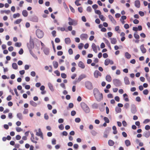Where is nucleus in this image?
<instances>
[{"label":"nucleus","instance_id":"nucleus-1","mask_svg":"<svg viewBox=\"0 0 150 150\" xmlns=\"http://www.w3.org/2000/svg\"><path fill=\"white\" fill-rule=\"evenodd\" d=\"M93 93L95 98L97 101H100L103 99V95L100 93L98 90L95 89L93 90Z\"/></svg>","mask_w":150,"mask_h":150},{"label":"nucleus","instance_id":"nucleus-2","mask_svg":"<svg viewBox=\"0 0 150 150\" xmlns=\"http://www.w3.org/2000/svg\"><path fill=\"white\" fill-rule=\"evenodd\" d=\"M81 108L86 113H88L90 112V109L87 105L84 102L81 103Z\"/></svg>","mask_w":150,"mask_h":150},{"label":"nucleus","instance_id":"nucleus-3","mask_svg":"<svg viewBox=\"0 0 150 150\" xmlns=\"http://www.w3.org/2000/svg\"><path fill=\"white\" fill-rule=\"evenodd\" d=\"M37 36L38 38H42L44 35L43 32L40 29H37L36 32Z\"/></svg>","mask_w":150,"mask_h":150},{"label":"nucleus","instance_id":"nucleus-4","mask_svg":"<svg viewBox=\"0 0 150 150\" xmlns=\"http://www.w3.org/2000/svg\"><path fill=\"white\" fill-rule=\"evenodd\" d=\"M34 132H36V135L37 136L40 137L42 139H43V133L41 131V129L40 128H39L38 129V132L36 129L35 130H34Z\"/></svg>","mask_w":150,"mask_h":150},{"label":"nucleus","instance_id":"nucleus-5","mask_svg":"<svg viewBox=\"0 0 150 150\" xmlns=\"http://www.w3.org/2000/svg\"><path fill=\"white\" fill-rule=\"evenodd\" d=\"M69 21L68 22L69 24L70 25H76L77 24V22L75 20L72 19L70 17L68 18Z\"/></svg>","mask_w":150,"mask_h":150},{"label":"nucleus","instance_id":"nucleus-6","mask_svg":"<svg viewBox=\"0 0 150 150\" xmlns=\"http://www.w3.org/2000/svg\"><path fill=\"white\" fill-rule=\"evenodd\" d=\"M113 82L114 85L116 86H120L121 83L120 81L117 79H115L113 80Z\"/></svg>","mask_w":150,"mask_h":150},{"label":"nucleus","instance_id":"nucleus-7","mask_svg":"<svg viewBox=\"0 0 150 150\" xmlns=\"http://www.w3.org/2000/svg\"><path fill=\"white\" fill-rule=\"evenodd\" d=\"M101 74L98 70H96L94 73V75L96 78H98V76H101Z\"/></svg>","mask_w":150,"mask_h":150},{"label":"nucleus","instance_id":"nucleus-8","mask_svg":"<svg viewBox=\"0 0 150 150\" xmlns=\"http://www.w3.org/2000/svg\"><path fill=\"white\" fill-rule=\"evenodd\" d=\"M86 87L88 89H91L93 88L92 85L90 82H88L85 84Z\"/></svg>","mask_w":150,"mask_h":150},{"label":"nucleus","instance_id":"nucleus-9","mask_svg":"<svg viewBox=\"0 0 150 150\" xmlns=\"http://www.w3.org/2000/svg\"><path fill=\"white\" fill-rule=\"evenodd\" d=\"M88 38V35L86 34H82L80 36V38L81 39L83 40L84 39H86Z\"/></svg>","mask_w":150,"mask_h":150},{"label":"nucleus","instance_id":"nucleus-10","mask_svg":"<svg viewBox=\"0 0 150 150\" xmlns=\"http://www.w3.org/2000/svg\"><path fill=\"white\" fill-rule=\"evenodd\" d=\"M31 137L30 138V140L33 143L36 144L37 143V141H35V137L34 134L33 133H31Z\"/></svg>","mask_w":150,"mask_h":150},{"label":"nucleus","instance_id":"nucleus-11","mask_svg":"<svg viewBox=\"0 0 150 150\" xmlns=\"http://www.w3.org/2000/svg\"><path fill=\"white\" fill-rule=\"evenodd\" d=\"M92 48L93 50L96 53L97 52V46L94 43H93L92 45Z\"/></svg>","mask_w":150,"mask_h":150},{"label":"nucleus","instance_id":"nucleus-12","mask_svg":"<svg viewBox=\"0 0 150 150\" xmlns=\"http://www.w3.org/2000/svg\"><path fill=\"white\" fill-rule=\"evenodd\" d=\"M78 65L79 67L82 69H84L85 67V66L84 63L81 61H80L79 62Z\"/></svg>","mask_w":150,"mask_h":150},{"label":"nucleus","instance_id":"nucleus-13","mask_svg":"<svg viewBox=\"0 0 150 150\" xmlns=\"http://www.w3.org/2000/svg\"><path fill=\"white\" fill-rule=\"evenodd\" d=\"M140 49L142 53H145L146 52V50L144 48L143 45H142L140 46Z\"/></svg>","mask_w":150,"mask_h":150},{"label":"nucleus","instance_id":"nucleus-14","mask_svg":"<svg viewBox=\"0 0 150 150\" xmlns=\"http://www.w3.org/2000/svg\"><path fill=\"white\" fill-rule=\"evenodd\" d=\"M110 40H111V44H115L117 42V40L116 38H110Z\"/></svg>","mask_w":150,"mask_h":150},{"label":"nucleus","instance_id":"nucleus-15","mask_svg":"<svg viewBox=\"0 0 150 150\" xmlns=\"http://www.w3.org/2000/svg\"><path fill=\"white\" fill-rule=\"evenodd\" d=\"M124 79L125 83L126 85L129 84L130 82L129 80V79L127 77V76L125 77Z\"/></svg>","mask_w":150,"mask_h":150},{"label":"nucleus","instance_id":"nucleus-16","mask_svg":"<svg viewBox=\"0 0 150 150\" xmlns=\"http://www.w3.org/2000/svg\"><path fill=\"white\" fill-rule=\"evenodd\" d=\"M134 4L135 6L139 8L140 7V2L139 0L135 1Z\"/></svg>","mask_w":150,"mask_h":150},{"label":"nucleus","instance_id":"nucleus-17","mask_svg":"<svg viewBox=\"0 0 150 150\" xmlns=\"http://www.w3.org/2000/svg\"><path fill=\"white\" fill-rule=\"evenodd\" d=\"M23 15L25 17L27 16L28 14V13L26 10H23L22 12Z\"/></svg>","mask_w":150,"mask_h":150},{"label":"nucleus","instance_id":"nucleus-18","mask_svg":"<svg viewBox=\"0 0 150 150\" xmlns=\"http://www.w3.org/2000/svg\"><path fill=\"white\" fill-rule=\"evenodd\" d=\"M144 135L146 138L149 137L150 136V132L149 131L144 132Z\"/></svg>","mask_w":150,"mask_h":150},{"label":"nucleus","instance_id":"nucleus-19","mask_svg":"<svg viewBox=\"0 0 150 150\" xmlns=\"http://www.w3.org/2000/svg\"><path fill=\"white\" fill-rule=\"evenodd\" d=\"M30 44L28 43L27 44V47L29 49H32L34 48V45L33 44H31L30 41Z\"/></svg>","mask_w":150,"mask_h":150},{"label":"nucleus","instance_id":"nucleus-20","mask_svg":"<svg viewBox=\"0 0 150 150\" xmlns=\"http://www.w3.org/2000/svg\"><path fill=\"white\" fill-rule=\"evenodd\" d=\"M108 17L110 20L111 21H112V23H116L115 21V20L113 17L111 15H109L108 16Z\"/></svg>","mask_w":150,"mask_h":150},{"label":"nucleus","instance_id":"nucleus-21","mask_svg":"<svg viewBox=\"0 0 150 150\" xmlns=\"http://www.w3.org/2000/svg\"><path fill=\"white\" fill-rule=\"evenodd\" d=\"M123 97L124 100L126 102H128L129 101V99L128 97L127 94L126 93H125L123 94Z\"/></svg>","mask_w":150,"mask_h":150},{"label":"nucleus","instance_id":"nucleus-22","mask_svg":"<svg viewBox=\"0 0 150 150\" xmlns=\"http://www.w3.org/2000/svg\"><path fill=\"white\" fill-rule=\"evenodd\" d=\"M106 79L108 82H110L112 80L111 77L109 75H107L106 76Z\"/></svg>","mask_w":150,"mask_h":150},{"label":"nucleus","instance_id":"nucleus-23","mask_svg":"<svg viewBox=\"0 0 150 150\" xmlns=\"http://www.w3.org/2000/svg\"><path fill=\"white\" fill-rule=\"evenodd\" d=\"M125 144L127 146H129L131 145V142L129 140H126L125 141Z\"/></svg>","mask_w":150,"mask_h":150},{"label":"nucleus","instance_id":"nucleus-24","mask_svg":"<svg viewBox=\"0 0 150 150\" xmlns=\"http://www.w3.org/2000/svg\"><path fill=\"white\" fill-rule=\"evenodd\" d=\"M85 76L84 75H81L80 76L77 80V82H80L83 78H85Z\"/></svg>","mask_w":150,"mask_h":150},{"label":"nucleus","instance_id":"nucleus-25","mask_svg":"<svg viewBox=\"0 0 150 150\" xmlns=\"http://www.w3.org/2000/svg\"><path fill=\"white\" fill-rule=\"evenodd\" d=\"M108 144L110 146H112L114 145V142L113 141L111 140H109L108 142Z\"/></svg>","mask_w":150,"mask_h":150},{"label":"nucleus","instance_id":"nucleus-26","mask_svg":"<svg viewBox=\"0 0 150 150\" xmlns=\"http://www.w3.org/2000/svg\"><path fill=\"white\" fill-rule=\"evenodd\" d=\"M65 42L66 44H69L71 42V40L70 38H66L65 39Z\"/></svg>","mask_w":150,"mask_h":150},{"label":"nucleus","instance_id":"nucleus-27","mask_svg":"<svg viewBox=\"0 0 150 150\" xmlns=\"http://www.w3.org/2000/svg\"><path fill=\"white\" fill-rule=\"evenodd\" d=\"M53 66L55 68H57L58 66V64L56 61H54L53 62Z\"/></svg>","mask_w":150,"mask_h":150},{"label":"nucleus","instance_id":"nucleus-28","mask_svg":"<svg viewBox=\"0 0 150 150\" xmlns=\"http://www.w3.org/2000/svg\"><path fill=\"white\" fill-rule=\"evenodd\" d=\"M125 57L128 59H130L131 57V55L128 52H126L125 53Z\"/></svg>","mask_w":150,"mask_h":150},{"label":"nucleus","instance_id":"nucleus-29","mask_svg":"<svg viewBox=\"0 0 150 150\" xmlns=\"http://www.w3.org/2000/svg\"><path fill=\"white\" fill-rule=\"evenodd\" d=\"M112 129L114 130V131L113 132V134H117V130L116 127L115 126H113Z\"/></svg>","mask_w":150,"mask_h":150},{"label":"nucleus","instance_id":"nucleus-30","mask_svg":"<svg viewBox=\"0 0 150 150\" xmlns=\"http://www.w3.org/2000/svg\"><path fill=\"white\" fill-rule=\"evenodd\" d=\"M110 62V59H106L105 61L104 64L105 65L107 66L109 64Z\"/></svg>","mask_w":150,"mask_h":150},{"label":"nucleus","instance_id":"nucleus-31","mask_svg":"<svg viewBox=\"0 0 150 150\" xmlns=\"http://www.w3.org/2000/svg\"><path fill=\"white\" fill-rule=\"evenodd\" d=\"M48 86L50 88V89L52 91H53L54 90V88L53 87V86L52 83H48Z\"/></svg>","mask_w":150,"mask_h":150},{"label":"nucleus","instance_id":"nucleus-32","mask_svg":"<svg viewBox=\"0 0 150 150\" xmlns=\"http://www.w3.org/2000/svg\"><path fill=\"white\" fill-rule=\"evenodd\" d=\"M12 67L13 68L15 69H18V66L16 63H13L12 64Z\"/></svg>","mask_w":150,"mask_h":150},{"label":"nucleus","instance_id":"nucleus-33","mask_svg":"<svg viewBox=\"0 0 150 150\" xmlns=\"http://www.w3.org/2000/svg\"><path fill=\"white\" fill-rule=\"evenodd\" d=\"M30 103L31 105L34 107H36L37 105V103L34 102L33 100L30 101Z\"/></svg>","mask_w":150,"mask_h":150},{"label":"nucleus","instance_id":"nucleus-34","mask_svg":"<svg viewBox=\"0 0 150 150\" xmlns=\"http://www.w3.org/2000/svg\"><path fill=\"white\" fill-rule=\"evenodd\" d=\"M22 20L21 19H17L14 22V23L16 24H19L22 21Z\"/></svg>","mask_w":150,"mask_h":150},{"label":"nucleus","instance_id":"nucleus-35","mask_svg":"<svg viewBox=\"0 0 150 150\" xmlns=\"http://www.w3.org/2000/svg\"><path fill=\"white\" fill-rule=\"evenodd\" d=\"M131 111L133 114H135L137 112V110L135 107H133L131 108Z\"/></svg>","mask_w":150,"mask_h":150},{"label":"nucleus","instance_id":"nucleus-36","mask_svg":"<svg viewBox=\"0 0 150 150\" xmlns=\"http://www.w3.org/2000/svg\"><path fill=\"white\" fill-rule=\"evenodd\" d=\"M134 37L135 38L137 39H138L139 38V35L137 34V32H136L134 34Z\"/></svg>","mask_w":150,"mask_h":150},{"label":"nucleus","instance_id":"nucleus-37","mask_svg":"<svg viewBox=\"0 0 150 150\" xmlns=\"http://www.w3.org/2000/svg\"><path fill=\"white\" fill-rule=\"evenodd\" d=\"M115 111L117 113L120 112L121 111V109L118 107H117L115 108Z\"/></svg>","mask_w":150,"mask_h":150},{"label":"nucleus","instance_id":"nucleus-38","mask_svg":"<svg viewBox=\"0 0 150 150\" xmlns=\"http://www.w3.org/2000/svg\"><path fill=\"white\" fill-rule=\"evenodd\" d=\"M20 16V14L19 13H17L13 14V17L14 18H16V17H18Z\"/></svg>","mask_w":150,"mask_h":150},{"label":"nucleus","instance_id":"nucleus-39","mask_svg":"<svg viewBox=\"0 0 150 150\" xmlns=\"http://www.w3.org/2000/svg\"><path fill=\"white\" fill-rule=\"evenodd\" d=\"M17 116L19 120H21L22 118V115L21 113H18L17 114Z\"/></svg>","mask_w":150,"mask_h":150},{"label":"nucleus","instance_id":"nucleus-40","mask_svg":"<svg viewBox=\"0 0 150 150\" xmlns=\"http://www.w3.org/2000/svg\"><path fill=\"white\" fill-rule=\"evenodd\" d=\"M99 18L102 21H104L105 20V18H104V16L102 15H100V16H99Z\"/></svg>","mask_w":150,"mask_h":150},{"label":"nucleus","instance_id":"nucleus-41","mask_svg":"<svg viewBox=\"0 0 150 150\" xmlns=\"http://www.w3.org/2000/svg\"><path fill=\"white\" fill-rule=\"evenodd\" d=\"M115 30L116 31H117L118 33H120V27L118 26H116L115 28Z\"/></svg>","mask_w":150,"mask_h":150},{"label":"nucleus","instance_id":"nucleus-42","mask_svg":"<svg viewBox=\"0 0 150 150\" xmlns=\"http://www.w3.org/2000/svg\"><path fill=\"white\" fill-rule=\"evenodd\" d=\"M15 45L17 47H20L21 45V44L20 42H16L15 43Z\"/></svg>","mask_w":150,"mask_h":150},{"label":"nucleus","instance_id":"nucleus-43","mask_svg":"<svg viewBox=\"0 0 150 150\" xmlns=\"http://www.w3.org/2000/svg\"><path fill=\"white\" fill-rule=\"evenodd\" d=\"M79 1L78 0H76L75 2L76 5L77 6L81 5V4L79 3Z\"/></svg>","mask_w":150,"mask_h":150},{"label":"nucleus","instance_id":"nucleus-44","mask_svg":"<svg viewBox=\"0 0 150 150\" xmlns=\"http://www.w3.org/2000/svg\"><path fill=\"white\" fill-rule=\"evenodd\" d=\"M104 120L106 123H109V120L107 117H104Z\"/></svg>","mask_w":150,"mask_h":150},{"label":"nucleus","instance_id":"nucleus-45","mask_svg":"<svg viewBox=\"0 0 150 150\" xmlns=\"http://www.w3.org/2000/svg\"><path fill=\"white\" fill-rule=\"evenodd\" d=\"M95 13H96L98 14L99 15V16L101 15V12L99 10H96L95 11Z\"/></svg>","mask_w":150,"mask_h":150},{"label":"nucleus","instance_id":"nucleus-46","mask_svg":"<svg viewBox=\"0 0 150 150\" xmlns=\"http://www.w3.org/2000/svg\"><path fill=\"white\" fill-rule=\"evenodd\" d=\"M61 76L62 78L65 79L67 78V75L65 73H62L61 74Z\"/></svg>","mask_w":150,"mask_h":150},{"label":"nucleus","instance_id":"nucleus-47","mask_svg":"<svg viewBox=\"0 0 150 150\" xmlns=\"http://www.w3.org/2000/svg\"><path fill=\"white\" fill-rule=\"evenodd\" d=\"M83 46V43H80L78 46V48L80 50H81Z\"/></svg>","mask_w":150,"mask_h":150},{"label":"nucleus","instance_id":"nucleus-48","mask_svg":"<svg viewBox=\"0 0 150 150\" xmlns=\"http://www.w3.org/2000/svg\"><path fill=\"white\" fill-rule=\"evenodd\" d=\"M92 8L91 7L89 6L87 7L86 10L88 12H91L92 11Z\"/></svg>","mask_w":150,"mask_h":150},{"label":"nucleus","instance_id":"nucleus-49","mask_svg":"<svg viewBox=\"0 0 150 150\" xmlns=\"http://www.w3.org/2000/svg\"><path fill=\"white\" fill-rule=\"evenodd\" d=\"M129 105L128 103H126L124 105V107L126 109H127L129 108Z\"/></svg>","mask_w":150,"mask_h":150},{"label":"nucleus","instance_id":"nucleus-50","mask_svg":"<svg viewBox=\"0 0 150 150\" xmlns=\"http://www.w3.org/2000/svg\"><path fill=\"white\" fill-rule=\"evenodd\" d=\"M16 131L18 132H21V131H22L23 130L22 129H21L20 127H16Z\"/></svg>","mask_w":150,"mask_h":150},{"label":"nucleus","instance_id":"nucleus-51","mask_svg":"<svg viewBox=\"0 0 150 150\" xmlns=\"http://www.w3.org/2000/svg\"><path fill=\"white\" fill-rule=\"evenodd\" d=\"M143 93L144 94L146 95L148 94L149 93V91L148 90L145 89L143 91Z\"/></svg>","mask_w":150,"mask_h":150},{"label":"nucleus","instance_id":"nucleus-52","mask_svg":"<svg viewBox=\"0 0 150 150\" xmlns=\"http://www.w3.org/2000/svg\"><path fill=\"white\" fill-rule=\"evenodd\" d=\"M2 13H5L7 14H9L10 12V11L9 10H4L2 11Z\"/></svg>","mask_w":150,"mask_h":150},{"label":"nucleus","instance_id":"nucleus-53","mask_svg":"<svg viewBox=\"0 0 150 150\" xmlns=\"http://www.w3.org/2000/svg\"><path fill=\"white\" fill-rule=\"evenodd\" d=\"M56 32L55 30H53L52 32V36L54 37H55V36H56Z\"/></svg>","mask_w":150,"mask_h":150},{"label":"nucleus","instance_id":"nucleus-54","mask_svg":"<svg viewBox=\"0 0 150 150\" xmlns=\"http://www.w3.org/2000/svg\"><path fill=\"white\" fill-rule=\"evenodd\" d=\"M104 41L105 42V44H106L107 45H109V44L110 43L109 42V41L108 40H107V39H106L105 38H104Z\"/></svg>","mask_w":150,"mask_h":150},{"label":"nucleus","instance_id":"nucleus-55","mask_svg":"<svg viewBox=\"0 0 150 150\" xmlns=\"http://www.w3.org/2000/svg\"><path fill=\"white\" fill-rule=\"evenodd\" d=\"M68 52L70 55H71L73 54V51L71 48H70Z\"/></svg>","mask_w":150,"mask_h":150},{"label":"nucleus","instance_id":"nucleus-56","mask_svg":"<svg viewBox=\"0 0 150 150\" xmlns=\"http://www.w3.org/2000/svg\"><path fill=\"white\" fill-rule=\"evenodd\" d=\"M69 8H70V10H71V11L73 13H74L75 11V10H74V9L71 6H69Z\"/></svg>","mask_w":150,"mask_h":150},{"label":"nucleus","instance_id":"nucleus-57","mask_svg":"<svg viewBox=\"0 0 150 150\" xmlns=\"http://www.w3.org/2000/svg\"><path fill=\"white\" fill-rule=\"evenodd\" d=\"M59 129L61 130H63L64 129V127L63 125L62 124L59 126Z\"/></svg>","mask_w":150,"mask_h":150},{"label":"nucleus","instance_id":"nucleus-58","mask_svg":"<svg viewBox=\"0 0 150 150\" xmlns=\"http://www.w3.org/2000/svg\"><path fill=\"white\" fill-rule=\"evenodd\" d=\"M54 73L57 75V76H60V74L59 72L57 70L54 71Z\"/></svg>","mask_w":150,"mask_h":150},{"label":"nucleus","instance_id":"nucleus-59","mask_svg":"<svg viewBox=\"0 0 150 150\" xmlns=\"http://www.w3.org/2000/svg\"><path fill=\"white\" fill-rule=\"evenodd\" d=\"M81 121V119L79 118H76L75 119V121L76 122L79 123Z\"/></svg>","mask_w":150,"mask_h":150},{"label":"nucleus","instance_id":"nucleus-60","mask_svg":"<svg viewBox=\"0 0 150 150\" xmlns=\"http://www.w3.org/2000/svg\"><path fill=\"white\" fill-rule=\"evenodd\" d=\"M115 99L116 101L119 102L120 101V98L119 96H116L115 97Z\"/></svg>","mask_w":150,"mask_h":150},{"label":"nucleus","instance_id":"nucleus-61","mask_svg":"<svg viewBox=\"0 0 150 150\" xmlns=\"http://www.w3.org/2000/svg\"><path fill=\"white\" fill-rule=\"evenodd\" d=\"M136 100L137 102H139L141 101V98L137 96L136 98Z\"/></svg>","mask_w":150,"mask_h":150},{"label":"nucleus","instance_id":"nucleus-62","mask_svg":"<svg viewBox=\"0 0 150 150\" xmlns=\"http://www.w3.org/2000/svg\"><path fill=\"white\" fill-rule=\"evenodd\" d=\"M60 41V39L58 38H56L55 39V42L56 43L59 42Z\"/></svg>","mask_w":150,"mask_h":150},{"label":"nucleus","instance_id":"nucleus-63","mask_svg":"<svg viewBox=\"0 0 150 150\" xmlns=\"http://www.w3.org/2000/svg\"><path fill=\"white\" fill-rule=\"evenodd\" d=\"M21 137L19 135H17L16 137V138L17 140H19L21 139Z\"/></svg>","mask_w":150,"mask_h":150},{"label":"nucleus","instance_id":"nucleus-64","mask_svg":"<svg viewBox=\"0 0 150 150\" xmlns=\"http://www.w3.org/2000/svg\"><path fill=\"white\" fill-rule=\"evenodd\" d=\"M63 54V52L62 51H59L57 52V54L58 56H61Z\"/></svg>","mask_w":150,"mask_h":150}]
</instances>
